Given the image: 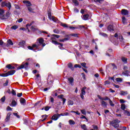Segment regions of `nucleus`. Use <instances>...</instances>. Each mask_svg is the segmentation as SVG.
Wrapping results in <instances>:
<instances>
[{"instance_id": "obj_1", "label": "nucleus", "mask_w": 130, "mask_h": 130, "mask_svg": "<svg viewBox=\"0 0 130 130\" xmlns=\"http://www.w3.org/2000/svg\"><path fill=\"white\" fill-rule=\"evenodd\" d=\"M119 123H120V120L118 119H115L110 122V124L113 126L114 128H118L119 127Z\"/></svg>"}, {"instance_id": "obj_2", "label": "nucleus", "mask_w": 130, "mask_h": 130, "mask_svg": "<svg viewBox=\"0 0 130 130\" xmlns=\"http://www.w3.org/2000/svg\"><path fill=\"white\" fill-rule=\"evenodd\" d=\"M51 40L52 43H53V44H54L55 45H59L58 48L60 49H61V50L63 49V48H62V46H63V44H61L60 43H58V42L55 41V40H56V39L55 38H54V37L51 38Z\"/></svg>"}, {"instance_id": "obj_3", "label": "nucleus", "mask_w": 130, "mask_h": 130, "mask_svg": "<svg viewBox=\"0 0 130 130\" xmlns=\"http://www.w3.org/2000/svg\"><path fill=\"white\" fill-rule=\"evenodd\" d=\"M16 73V70H11L10 71H8L6 73H3L0 74V77H9V76H13L14 74Z\"/></svg>"}, {"instance_id": "obj_4", "label": "nucleus", "mask_w": 130, "mask_h": 130, "mask_svg": "<svg viewBox=\"0 0 130 130\" xmlns=\"http://www.w3.org/2000/svg\"><path fill=\"white\" fill-rule=\"evenodd\" d=\"M53 77H52V75L49 74L48 75V78L47 79V84L48 85H52V83H53Z\"/></svg>"}, {"instance_id": "obj_5", "label": "nucleus", "mask_w": 130, "mask_h": 130, "mask_svg": "<svg viewBox=\"0 0 130 130\" xmlns=\"http://www.w3.org/2000/svg\"><path fill=\"white\" fill-rule=\"evenodd\" d=\"M60 26L63 28H70L71 30H75V29H79V27L69 26L68 24L61 22Z\"/></svg>"}, {"instance_id": "obj_6", "label": "nucleus", "mask_w": 130, "mask_h": 130, "mask_svg": "<svg viewBox=\"0 0 130 130\" xmlns=\"http://www.w3.org/2000/svg\"><path fill=\"white\" fill-rule=\"evenodd\" d=\"M87 89V87L86 86L83 87L81 89V92L80 93V97L82 100H84L85 99V96H84V95H86V90Z\"/></svg>"}, {"instance_id": "obj_7", "label": "nucleus", "mask_w": 130, "mask_h": 130, "mask_svg": "<svg viewBox=\"0 0 130 130\" xmlns=\"http://www.w3.org/2000/svg\"><path fill=\"white\" fill-rule=\"evenodd\" d=\"M43 42H44V39H43V38H40L37 40V43L39 44V46L41 45V44H43Z\"/></svg>"}, {"instance_id": "obj_8", "label": "nucleus", "mask_w": 130, "mask_h": 130, "mask_svg": "<svg viewBox=\"0 0 130 130\" xmlns=\"http://www.w3.org/2000/svg\"><path fill=\"white\" fill-rule=\"evenodd\" d=\"M59 118V117L58 114L57 113V114H54L52 116L51 119H52V120H54L55 121L57 120V119H58Z\"/></svg>"}, {"instance_id": "obj_9", "label": "nucleus", "mask_w": 130, "mask_h": 130, "mask_svg": "<svg viewBox=\"0 0 130 130\" xmlns=\"http://www.w3.org/2000/svg\"><path fill=\"white\" fill-rule=\"evenodd\" d=\"M11 115H12V113L11 112H9L7 114L6 118L5 119L6 122H8V121H10V119L11 118Z\"/></svg>"}, {"instance_id": "obj_10", "label": "nucleus", "mask_w": 130, "mask_h": 130, "mask_svg": "<svg viewBox=\"0 0 130 130\" xmlns=\"http://www.w3.org/2000/svg\"><path fill=\"white\" fill-rule=\"evenodd\" d=\"M98 97L99 98V99H100V100H108L109 101V100H110V99L109 98L108 96H106L105 98H102L101 97V96H100V95H98Z\"/></svg>"}, {"instance_id": "obj_11", "label": "nucleus", "mask_w": 130, "mask_h": 130, "mask_svg": "<svg viewBox=\"0 0 130 130\" xmlns=\"http://www.w3.org/2000/svg\"><path fill=\"white\" fill-rule=\"evenodd\" d=\"M121 14L124 16H126L127 15H128V11L126 9H122L121 10Z\"/></svg>"}, {"instance_id": "obj_12", "label": "nucleus", "mask_w": 130, "mask_h": 130, "mask_svg": "<svg viewBox=\"0 0 130 130\" xmlns=\"http://www.w3.org/2000/svg\"><path fill=\"white\" fill-rule=\"evenodd\" d=\"M26 44V41L23 40V41H21V42H20L19 43H18V45L19 46H20L21 47H24V46H25V45Z\"/></svg>"}, {"instance_id": "obj_13", "label": "nucleus", "mask_w": 130, "mask_h": 130, "mask_svg": "<svg viewBox=\"0 0 130 130\" xmlns=\"http://www.w3.org/2000/svg\"><path fill=\"white\" fill-rule=\"evenodd\" d=\"M30 29L31 30V31H32V32H35L36 31H38L39 29L37 28V26L34 25V26H31L30 27Z\"/></svg>"}, {"instance_id": "obj_14", "label": "nucleus", "mask_w": 130, "mask_h": 130, "mask_svg": "<svg viewBox=\"0 0 130 130\" xmlns=\"http://www.w3.org/2000/svg\"><path fill=\"white\" fill-rule=\"evenodd\" d=\"M8 44L9 45H14V43H13V42L12 41V40H11V39H9L8 40H7V44H5L4 45H6V46H8Z\"/></svg>"}, {"instance_id": "obj_15", "label": "nucleus", "mask_w": 130, "mask_h": 130, "mask_svg": "<svg viewBox=\"0 0 130 130\" xmlns=\"http://www.w3.org/2000/svg\"><path fill=\"white\" fill-rule=\"evenodd\" d=\"M23 4H26V7H31L32 6V4H31V2L29 1H23Z\"/></svg>"}, {"instance_id": "obj_16", "label": "nucleus", "mask_w": 130, "mask_h": 130, "mask_svg": "<svg viewBox=\"0 0 130 130\" xmlns=\"http://www.w3.org/2000/svg\"><path fill=\"white\" fill-rule=\"evenodd\" d=\"M6 68L8 69V70H15V67L12 66V64H7L6 66Z\"/></svg>"}, {"instance_id": "obj_17", "label": "nucleus", "mask_w": 130, "mask_h": 130, "mask_svg": "<svg viewBox=\"0 0 130 130\" xmlns=\"http://www.w3.org/2000/svg\"><path fill=\"white\" fill-rule=\"evenodd\" d=\"M108 30L110 31V32H113V31H114V29H113V25H109L108 26Z\"/></svg>"}, {"instance_id": "obj_18", "label": "nucleus", "mask_w": 130, "mask_h": 130, "mask_svg": "<svg viewBox=\"0 0 130 130\" xmlns=\"http://www.w3.org/2000/svg\"><path fill=\"white\" fill-rule=\"evenodd\" d=\"M0 19L1 20H8V19L9 18H8V16L6 15V14H3L0 16Z\"/></svg>"}, {"instance_id": "obj_19", "label": "nucleus", "mask_w": 130, "mask_h": 130, "mask_svg": "<svg viewBox=\"0 0 130 130\" xmlns=\"http://www.w3.org/2000/svg\"><path fill=\"white\" fill-rule=\"evenodd\" d=\"M68 67L69 69H70L71 70L75 71V68H74V67H73V63H68Z\"/></svg>"}, {"instance_id": "obj_20", "label": "nucleus", "mask_w": 130, "mask_h": 130, "mask_svg": "<svg viewBox=\"0 0 130 130\" xmlns=\"http://www.w3.org/2000/svg\"><path fill=\"white\" fill-rule=\"evenodd\" d=\"M119 94L121 95V96H125V95H127L128 93H127V91L122 90L120 91Z\"/></svg>"}, {"instance_id": "obj_21", "label": "nucleus", "mask_w": 130, "mask_h": 130, "mask_svg": "<svg viewBox=\"0 0 130 130\" xmlns=\"http://www.w3.org/2000/svg\"><path fill=\"white\" fill-rule=\"evenodd\" d=\"M68 81L70 82V84H71V85H72V86H73V83H74V78L73 77H70L69 78H68Z\"/></svg>"}, {"instance_id": "obj_22", "label": "nucleus", "mask_w": 130, "mask_h": 130, "mask_svg": "<svg viewBox=\"0 0 130 130\" xmlns=\"http://www.w3.org/2000/svg\"><path fill=\"white\" fill-rule=\"evenodd\" d=\"M89 19V14H85L83 15V20H84V21H87Z\"/></svg>"}, {"instance_id": "obj_23", "label": "nucleus", "mask_w": 130, "mask_h": 130, "mask_svg": "<svg viewBox=\"0 0 130 130\" xmlns=\"http://www.w3.org/2000/svg\"><path fill=\"white\" fill-rule=\"evenodd\" d=\"M121 60L123 63H127V58L125 57H122Z\"/></svg>"}, {"instance_id": "obj_24", "label": "nucleus", "mask_w": 130, "mask_h": 130, "mask_svg": "<svg viewBox=\"0 0 130 130\" xmlns=\"http://www.w3.org/2000/svg\"><path fill=\"white\" fill-rule=\"evenodd\" d=\"M11 104H12V107H15V106H17L18 103H17V102H16V101L12 100Z\"/></svg>"}, {"instance_id": "obj_25", "label": "nucleus", "mask_w": 130, "mask_h": 130, "mask_svg": "<svg viewBox=\"0 0 130 130\" xmlns=\"http://www.w3.org/2000/svg\"><path fill=\"white\" fill-rule=\"evenodd\" d=\"M5 7L8 8L9 10H11V8H12V4L10 2L7 3Z\"/></svg>"}, {"instance_id": "obj_26", "label": "nucleus", "mask_w": 130, "mask_h": 130, "mask_svg": "<svg viewBox=\"0 0 130 130\" xmlns=\"http://www.w3.org/2000/svg\"><path fill=\"white\" fill-rule=\"evenodd\" d=\"M128 74H129V71H128V70H125L124 72H122V75H125V76H127V77H128V76H129Z\"/></svg>"}, {"instance_id": "obj_27", "label": "nucleus", "mask_w": 130, "mask_h": 130, "mask_svg": "<svg viewBox=\"0 0 130 130\" xmlns=\"http://www.w3.org/2000/svg\"><path fill=\"white\" fill-rule=\"evenodd\" d=\"M101 105L103 107H106V106H107V103L105 102L104 101H102L101 102Z\"/></svg>"}, {"instance_id": "obj_28", "label": "nucleus", "mask_w": 130, "mask_h": 130, "mask_svg": "<svg viewBox=\"0 0 130 130\" xmlns=\"http://www.w3.org/2000/svg\"><path fill=\"white\" fill-rule=\"evenodd\" d=\"M20 102L21 104H24L26 103V100H25V99H24L23 98H21V99L20 100Z\"/></svg>"}, {"instance_id": "obj_29", "label": "nucleus", "mask_w": 130, "mask_h": 130, "mask_svg": "<svg viewBox=\"0 0 130 130\" xmlns=\"http://www.w3.org/2000/svg\"><path fill=\"white\" fill-rule=\"evenodd\" d=\"M51 20L54 22L55 23H57V22H58V19L57 18H56L55 17H54V16H52V17L51 18Z\"/></svg>"}, {"instance_id": "obj_30", "label": "nucleus", "mask_w": 130, "mask_h": 130, "mask_svg": "<svg viewBox=\"0 0 130 130\" xmlns=\"http://www.w3.org/2000/svg\"><path fill=\"white\" fill-rule=\"evenodd\" d=\"M123 113L124 115H126L127 116H130V112L127 110H124Z\"/></svg>"}, {"instance_id": "obj_31", "label": "nucleus", "mask_w": 130, "mask_h": 130, "mask_svg": "<svg viewBox=\"0 0 130 130\" xmlns=\"http://www.w3.org/2000/svg\"><path fill=\"white\" fill-rule=\"evenodd\" d=\"M80 126H81L82 129L88 130V129L87 128V126L85 124L80 125Z\"/></svg>"}, {"instance_id": "obj_32", "label": "nucleus", "mask_w": 130, "mask_h": 130, "mask_svg": "<svg viewBox=\"0 0 130 130\" xmlns=\"http://www.w3.org/2000/svg\"><path fill=\"white\" fill-rule=\"evenodd\" d=\"M82 29V30H86L87 27H85L84 25H79L78 29Z\"/></svg>"}, {"instance_id": "obj_33", "label": "nucleus", "mask_w": 130, "mask_h": 130, "mask_svg": "<svg viewBox=\"0 0 130 130\" xmlns=\"http://www.w3.org/2000/svg\"><path fill=\"white\" fill-rule=\"evenodd\" d=\"M47 117H48V115H45V118L42 120H41V119L39 120V122H40L41 121H42V122L45 121V120H46V119H47Z\"/></svg>"}, {"instance_id": "obj_34", "label": "nucleus", "mask_w": 130, "mask_h": 130, "mask_svg": "<svg viewBox=\"0 0 130 130\" xmlns=\"http://www.w3.org/2000/svg\"><path fill=\"white\" fill-rule=\"evenodd\" d=\"M23 66H24V69L25 70H28V66H29V62H26L25 63H23Z\"/></svg>"}, {"instance_id": "obj_35", "label": "nucleus", "mask_w": 130, "mask_h": 130, "mask_svg": "<svg viewBox=\"0 0 130 130\" xmlns=\"http://www.w3.org/2000/svg\"><path fill=\"white\" fill-rule=\"evenodd\" d=\"M72 2L74 4H75V6H79V2L78 0H72Z\"/></svg>"}, {"instance_id": "obj_36", "label": "nucleus", "mask_w": 130, "mask_h": 130, "mask_svg": "<svg viewBox=\"0 0 130 130\" xmlns=\"http://www.w3.org/2000/svg\"><path fill=\"white\" fill-rule=\"evenodd\" d=\"M69 39H70V38H65L63 39L59 40V41L60 42H64V41H67L69 40Z\"/></svg>"}, {"instance_id": "obj_37", "label": "nucleus", "mask_w": 130, "mask_h": 130, "mask_svg": "<svg viewBox=\"0 0 130 130\" xmlns=\"http://www.w3.org/2000/svg\"><path fill=\"white\" fill-rule=\"evenodd\" d=\"M32 49H34V48H37V49H38L39 47V44L36 45V44H33L32 45Z\"/></svg>"}, {"instance_id": "obj_38", "label": "nucleus", "mask_w": 130, "mask_h": 130, "mask_svg": "<svg viewBox=\"0 0 130 130\" xmlns=\"http://www.w3.org/2000/svg\"><path fill=\"white\" fill-rule=\"evenodd\" d=\"M5 14V10L0 9V16H3Z\"/></svg>"}, {"instance_id": "obj_39", "label": "nucleus", "mask_w": 130, "mask_h": 130, "mask_svg": "<svg viewBox=\"0 0 130 130\" xmlns=\"http://www.w3.org/2000/svg\"><path fill=\"white\" fill-rule=\"evenodd\" d=\"M25 69V65L23 64L17 67V70H22V69Z\"/></svg>"}, {"instance_id": "obj_40", "label": "nucleus", "mask_w": 130, "mask_h": 130, "mask_svg": "<svg viewBox=\"0 0 130 130\" xmlns=\"http://www.w3.org/2000/svg\"><path fill=\"white\" fill-rule=\"evenodd\" d=\"M19 28V26L18 25H13L12 27H11V29L12 30H16V29H18Z\"/></svg>"}, {"instance_id": "obj_41", "label": "nucleus", "mask_w": 130, "mask_h": 130, "mask_svg": "<svg viewBox=\"0 0 130 130\" xmlns=\"http://www.w3.org/2000/svg\"><path fill=\"white\" fill-rule=\"evenodd\" d=\"M121 109L123 110V111H124L125 110V104H121Z\"/></svg>"}, {"instance_id": "obj_42", "label": "nucleus", "mask_w": 130, "mask_h": 130, "mask_svg": "<svg viewBox=\"0 0 130 130\" xmlns=\"http://www.w3.org/2000/svg\"><path fill=\"white\" fill-rule=\"evenodd\" d=\"M27 10L29 11V12H30V13H34V9H33V8L28 7Z\"/></svg>"}, {"instance_id": "obj_43", "label": "nucleus", "mask_w": 130, "mask_h": 130, "mask_svg": "<svg viewBox=\"0 0 130 130\" xmlns=\"http://www.w3.org/2000/svg\"><path fill=\"white\" fill-rule=\"evenodd\" d=\"M48 17L50 20H51V12L48 11Z\"/></svg>"}, {"instance_id": "obj_44", "label": "nucleus", "mask_w": 130, "mask_h": 130, "mask_svg": "<svg viewBox=\"0 0 130 130\" xmlns=\"http://www.w3.org/2000/svg\"><path fill=\"white\" fill-rule=\"evenodd\" d=\"M69 123H70V124H71V125H74V124H75L76 122H75V121H74L73 120H70Z\"/></svg>"}, {"instance_id": "obj_45", "label": "nucleus", "mask_w": 130, "mask_h": 130, "mask_svg": "<svg viewBox=\"0 0 130 130\" xmlns=\"http://www.w3.org/2000/svg\"><path fill=\"white\" fill-rule=\"evenodd\" d=\"M81 64L82 66V67H83V68H85V69H88V67L87 66H86V62H82L81 63Z\"/></svg>"}, {"instance_id": "obj_46", "label": "nucleus", "mask_w": 130, "mask_h": 130, "mask_svg": "<svg viewBox=\"0 0 130 130\" xmlns=\"http://www.w3.org/2000/svg\"><path fill=\"white\" fill-rule=\"evenodd\" d=\"M100 35H101L103 37H108V35H107V34H105L104 32L100 33Z\"/></svg>"}, {"instance_id": "obj_47", "label": "nucleus", "mask_w": 130, "mask_h": 130, "mask_svg": "<svg viewBox=\"0 0 130 130\" xmlns=\"http://www.w3.org/2000/svg\"><path fill=\"white\" fill-rule=\"evenodd\" d=\"M1 102L3 103L5 102L6 101V96H3L1 99Z\"/></svg>"}, {"instance_id": "obj_48", "label": "nucleus", "mask_w": 130, "mask_h": 130, "mask_svg": "<svg viewBox=\"0 0 130 130\" xmlns=\"http://www.w3.org/2000/svg\"><path fill=\"white\" fill-rule=\"evenodd\" d=\"M74 68H75V69H77V68H79V69H81L82 66H81V65L79 64H76L74 65Z\"/></svg>"}, {"instance_id": "obj_49", "label": "nucleus", "mask_w": 130, "mask_h": 130, "mask_svg": "<svg viewBox=\"0 0 130 130\" xmlns=\"http://www.w3.org/2000/svg\"><path fill=\"white\" fill-rule=\"evenodd\" d=\"M38 33L39 34H42V33H44V34H48V32H46V31H43V30H39V31H38Z\"/></svg>"}, {"instance_id": "obj_50", "label": "nucleus", "mask_w": 130, "mask_h": 130, "mask_svg": "<svg viewBox=\"0 0 130 130\" xmlns=\"http://www.w3.org/2000/svg\"><path fill=\"white\" fill-rule=\"evenodd\" d=\"M50 108H51V107L50 106H46L45 107V111H48V110H49V109H50Z\"/></svg>"}, {"instance_id": "obj_51", "label": "nucleus", "mask_w": 130, "mask_h": 130, "mask_svg": "<svg viewBox=\"0 0 130 130\" xmlns=\"http://www.w3.org/2000/svg\"><path fill=\"white\" fill-rule=\"evenodd\" d=\"M116 82H117L118 83H119V82H122V79L120 78H117L116 79Z\"/></svg>"}, {"instance_id": "obj_52", "label": "nucleus", "mask_w": 130, "mask_h": 130, "mask_svg": "<svg viewBox=\"0 0 130 130\" xmlns=\"http://www.w3.org/2000/svg\"><path fill=\"white\" fill-rule=\"evenodd\" d=\"M81 112L82 114H84V115H86V114H87V113L86 112V110L85 109L81 110Z\"/></svg>"}, {"instance_id": "obj_53", "label": "nucleus", "mask_w": 130, "mask_h": 130, "mask_svg": "<svg viewBox=\"0 0 130 130\" xmlns=\"http://www.w3.org/2000/svg\"><path fill=\"white\" fill-rule=\"evenodd\" d=\"M68 105H74V101L72 100H70L68 101Z\"/></svg>"}, {"instance_id": "obj_54", "label": "nucleus", "mask_w": 130, "mask_h": 130, "mask_svg": "<svg viewBox=\"0 0 130 130\" xmlns=\"http://www.w3.org/2000/svg\"><path fill=\"white\" fill-rule=\"evenodd\" d=\"M109 102L110 106H112L113 107V106H114V104H113V102H112V101L110 99Z\"/></svg>"}, {"instance_id": "obj_55", "label": "nucleus", "mask_w": 130, "mask_h": 130, "mask_svg": "<svg viewBox=\"0 0 130 130\" xmlns=\"http://www.w3.org/2000/svg\"><path fill=\"white\" fill-rule=\"evenodd\" d=\"M6 5L7 3L5 2H3L1 3V6L2 7V8H4V7H6Z\"/></svg>"}, {"instance_id": "obj_56", "label": "nucleus", "mask_w": 130, "mask_h": 130, "mask_svg": "<svg viewBox=\"0 0 130 130\" xmlns=\"http://www.w3.org/2000/svg\"><path fill=\"white\" fill-rule=\"evenodd\" d=\"M11 93L14 96H16V95H17V93H16V91H15V90H14L13 89H12Z\"/></svg>"}, {"instance_id": "obj_57", "label": "nucleus", "mask_w": 130, "mask_h": 130, "mask_svg": "<svg viewBox=\"0 0 130 130\" xmlns=\"http://www.w3.org/2000/svg\"><path fill=\"white\" fill-rule=\"evenodd\" d=\"M112 66L113 67V70H117V67H116L115 63H112Z\"/></svg>"}, {"instance_id": "obj_58", "label": "nucleus", "mask_w": 130, "mask_h": 130, "mask_svg": "<svg viewBox=\"0 0 130 130\" xmlns=\"http://www.w3.org/2000/svg\"><path fill=\"white\" fill-rule=\"evenodd\" d=\"M70 36H72L73 37H78V34H70Z\"/></svg>"}, {"instance_id": "obj_59", "label": "nucleus", "mask_w": 130, "mask_h": 130, "mask_svg": "<svg viewBox=\"0 0 130 130\" xmlns=\"http://www.w3.org/2000/svg\"><path fill=\"white\" fill-rule=\"evenodd\" d=\"M24 124H25L26 125H28V120L26 119H25L23 121Z\"/></svg>"}, {"instance_id": "obj_60", "label": "nucleus", "mask_w": 130, "mask_h": 130, "mask_svg": "<svg viewBox=\"0 0 130 130\" xmlns=\"http://www.w3.org/2000/svg\"><path fill=\"white\" fill-rule=\"evenodd\" d=\"M6 16H7V17H8V18H9V17H10L11 13H10V11H8L6 13Z\"/></svg>"}, {"instance_id": "obj_61", "label": "nucleus", "mask_w": 130, "mask_h": 130, "mask_svg": "<svg viewBox=\"0 0 130 130\" xmlns=\"http://www.w3.org/2000/svg\"><path fill=\"white\" fill-rule=\"evenodd\" d=\"M52 36H53V37H55V38H57V39H58V38L59 37H60V36L58 35H54V34H53Z\"/></svg>"}, {"instance_id": "obj_62", "label": "nucleus", "mask_w": 130, "mask_h": 130, "mask_svg": "<svg viewBox=\"0 0 130 130\" xmlns=\"http://www.w3.org/2000/svg\"><path fill=\"white\" fill-rule=\"evenodd\" d=\"M125 17L123 16L122 17V23L123 24H125Z\"/></svg>"}, {"instance_id": "obj_63", "label": "nucleus", "mask_w": 130, "mask_h": 130, "mask_svg": "<svg viewBox=\"0 0 130 130\" xmlns=\"http://www.w3.org/2000/svg\"><path fill=\"white\" fill-rule=\"evenodd\" d=\"M53 32L54 33H56V34H59V30L58 29H54L53 30Z\"/></svg>"}, {"instance_id": "obj_64", "label": "nucleus", "mask_w": 130, "mask_h": 130, "mask_svg": "<svg viewBox=\"0 0 130 130\" xmlns=\"http://www.w3.org/2000/svg\"><path fill=\"white\" fill-rule=\"evenodd\" d=\"M13 115H15V116H16L17 118H20V115H18L17 113H13Z\"/></svg>"}]
</instances>
